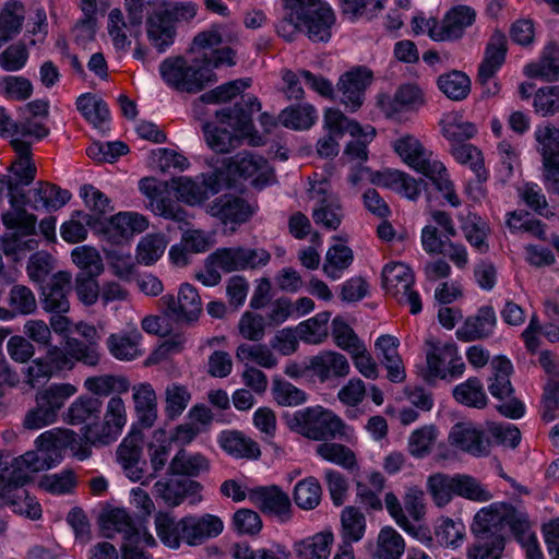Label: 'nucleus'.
I'll list each match as a JSON object with an SVG mask.
<instances>
[{"instance_id": "nucleus-10", "label": "nucleus", "mask_w": 559, "mask_h": 559, "mask_svg": "<svg viewBox=\"0 0 559 559\" xmlns=\"http://www.w3.org/2000/svg\"><path fill=\"white\" fill-rule=\"evenodd\" d=\"M270 259V253L262 248L222 247L210 254V264L218 266L224 273H233L262 267Z\"/></svg>"}, {"instance_id": "nucleus-63", "label": "nucleus", "mask_w": 559, "mask_h": 559, "mask_svg": "<svg viewBox=\"0 0 559 559\" xmlns=\"http://www.w3.org/2000/svg\"><path fill=\"white\" fill-rule=\"evenodd\" d=\"M203 133L210 148L221 154L230 152L237 147L240 142L239 135L211 122L203 124Z\"/></svg>"}, {"instance_id": "nucleus-18", "label": "nucleus", "mask_w": 559, "mask_h": 559, "mask_svg": "<svg viewBox=\"0 0 559 559\" xmlns=\"http://www.w3.org/2000/svg\"><path fill=\"white\" fill-rule=\"evenodd\" d=\"M222 45V37L216 31L202 32L197 35L192 43V50L200 53L203 66L209 68H218L222 66L235 64V52L231 48Z\"/></svg>"}, {"instance_id": "nucleus-62", "label": "nucleus", "mask_w": 559, "mask_h": 559, "mask_svg": "<svg viewBox=\"0 0 559 559\" xmlns=\"http://www.w3.org/2000/svg\"><path fill=\"white\" fill-rule=\"evenodd\" d=\"M236 358L241 362H255L265 369H273L278 364V359L272 349L264 344L250 345L242 343L236 349Z\"/></svg>"}, {"instance_id": "nucleus-31", "label": "nucleus", "mask_w": 559, "mask_h": 559, "mask_svg": "<svg viewBox=\"0 0 559 559\" xmlns=\"http://www.w3.org/2000/svg\"><path fill=\"white\" fill-rule=\"evenodd\" d=\"M71 290V275L58 272L43 288L41 306L46 312L67 313L70 309L68 294Z\"/></svg>"}, {"instance_id": "nucleus-54", "label": "nucleus", "mask_w": 559, "mask_h": 559, "mask_svg": "<svg viewBox=\"0 0 559 559\" xmlns=\"http://www.w3.org/2000/svg\"><path fill=\"white\" fill-rule=\"evenodd\" d=\"M80 195L91 212V214L83 215V219L88 225L92 224L93 219H98L114 211L111 200L94 186H83L80 190Z\"/></svg>"}, {"instance_id": "nucleus-41", "label": "nucleus", "mask_w": 559, "mask_h": 559, "mask_svg": "<svg viewBox=\"0 0 559 559\" xmlns=\"http://www.w3.org/2000/svg\"><path fill=\"white\" fill-rule=\"evenodd\" d=\"M457 218L468 243L479 253H486L489 250L487 237L490 228L488 224L479 215L471 211L466 215H459Z\"/></svg>"}, {"instance_id": "nucleus-8", "label": "nucleus", "mask_w": 559, "mask_h": 559, "mask_svg": "<svg viewBox=\"0 0 559 559\" xmlns=\"http://www.w3.org/2000/svg\"><path fill=\"white\" fill-rule=\"evenodd\" d=\"M495 370L493 377L490 378L488 390L490 394L498 399L501 403L497 405L498 412L509 418H521L525 413L524 404L513 397V388L510 381L512 365L504 357H497L492 360Z\"/></svg>"}, {"instance_id": "nucleus-50", "label": "nucleus", "mask_w": 559, "mask_h": 559, "mask_svg": "<svg viewBox=\"0 0 559 559\" xmlns=\"http://www.w3.org/2000/svg\"><path fill=\"white\" fill-rule=\"evenodd\" d=\"M366 532L365 514L355 507H346L341 513V544L357 543L362 539Z\"/></svg>"}, {"instance_id": "nucleus-5", "label": "nucleus", "mask_w": 559, "mask_h": 559, "mask_svg": "<svg viewBox=\"0 0 559 559\" xmlns=\"http://www.w3.org/2000/svg\"><path fill=\"white\" fill-rule=\"evenodd\" d=\"M426 367L421 369V379L435 386L438 381L461 377L465 371V362L459 347L453 342L427 340Z\"/></svg>"}, {"instance_id": "nucleus-58", "label": "nucleus", "mask_w": 559, "mask_h": 559, "mask_svg": "<svg viewBox=\"0 0 559 559\" xmlns=\"http://www.w3.org/2000/svg\"><path fill=\"white\" fill-rule=\"evenodd\" d=\"M377 182L397 191L408 199H415L418 194L417 181L409 175L400 170L386 169L382 173H378Z\"/></svg>"}, {"instance_id": "nucleus-57", "label": "nucleus", "mask_w": 559, "mask_h": 559, "mask_svg": "<svg viewBox=\"0 0 559 559\" xmlns=\"http://www.w3.org/2000/svg\"><path fill=\"white\" fill-rule=\"evenodd\" d=\"M354 254L349 247L345 245L332 246L323 263V272L331 280H338L343 272L353 263Z\"/></svg>"}, {"instance_id": "nucleus-26", "label": "nucleus", "mask_w": 559, "mask_h": 559, "mask_svg": "<svg viewBox=\"0 0 559 559\" xmlns=\"http://www.w3.org/2000/svg\"><path fill=\"white\" fill-rule=\"evenodd\" d=\"M451 444L460 450L476 456H487L490 453L491 442L484 431L472 423H457L450 432Z\"/></svg>"}, {"instance_id": "nucleus-12", "label": "nucleus", "mask_w": 559, "mask_h": 559, "mask_svg": "<svg viewBox=\"0 0 559 559\" xmlns=\"http://www.w3.org/2000/svg\"><path fill=\"white\" fill-rule=\"evenodd\" d=\"M126 424V404L119 395H115L107 402L103 423L87 425L84 436L93 444H110L121 435Z\"/></svg>"}, {"instance_id": "nucleus-1", "label": "nucleus", "mask_w": 559, "mask_h": 559, "mask_svg": "<svg viewBox=\"0 0 559 559\" xmlns=\"http://www.w3.org/2000/svg\"><path fill=\"white\" fill-rule=\"evenodd\" d=\"M36 450L15 459L13 464L20 472L15 479L29 481L32 474L50 468L62 456V451L71 449L79 460L88 457L91 451L76 440V433L69 429L53 428L39 435L35 440Z\"/></svg>"}, {"instance_id": "nucleus-11", "label": "nucleus", "mask_w": 559, "mask_h": 559, "mask_svg": "<svg viewBox=\"0 0 559 559\" xmlns=\"http://www.w3.org/2000/svg\"><path fill=\"white\" fill-rule=\"evenodd\" d=\"M415 274L404 263L391 262L384 265L382 270V286L386 294L393 296L397 302L406 304L411 307V312H419V300L416 290Z\"/></svg>"}, {"instance_id": "nucleus-47", "label": "nucleus", "mask_w": 559, "mask_h": 559, "mask_svg": "<svg viewBox=\"0 0 559 559\" xmlns=\"http://www.w3.org/2000/svg\"><path fill=\"white\" fill-rule=\"evenodd\" d=\"M76 392V386L71 383H55L38 391L35 403L41 404L58 419L61 408Z\"/></svg>"}, {"instance_id": "nucleus-24", "label": "nucleus", "mask_w": 559, "mask_h": 559, "mask_svg": "<svg viewBox=\"0 0 559 559\" xmlns=\"http://www.w3.org/2000/svg\"><path fill=\"white\" fill-rule=\"evenodd\" d=\"M169 316L187 321L198 319L202 311L201 297L191 284L183 283L180 286L178 297L165 295L159 300Z\"/></svg>"}, {"instance_id": "nucleus-42", "label": "nucleus", "mask_w": 559, "mask_h": 559, "mask_svg": "<svg viewBox=\"0 0 559 559\" xmlns=\"http://www.w3.org/2000/svg\"><path fill=\"white\" fill-rule=\"evenodd\" d=\"M154 525L159 540L166 547L178 549L185 543L182 519L176 520L170 513L159 511L154 516Z\"/></svg>"}, {"instance_id": "nucleus-32", "label": "nucleus", "mask_w": 559, "mask_h": 559, "mask_svg": "<svg viewBox=\"0 0 559 559\" xmlns=\"http://www.w3.org/2000/svg\"><path fill=\"white\" fill-rule=\"evenodd\" d=\"M185 525V543L189 546H198L210 538L218 536L224 528L223 521L212 514L187 515L182 518Z\"/></svg>"}, {"instance_id": "nucleus-40", "label": "nucleus", "mask_w": 559, "mask_h": 559, "mask_svg": "<svg viewBox=\"0 0 559 559\" xmlns=\"http://www.w3.org/2000/svg\"><path fill=\"white\" fill-rule=\"evenodd\" d=\"M334 23L335 16L332 9L326 4H320L307 14L302 26L312 41H326L331 37V28Z\"/></svg>"}, {"instance_id": "nucleus-64", "label": "nucleus", "mask_w": 559, "mask_h": 559, "mask_svg": "<svg viewBox=\"0 0 559 559\" xmlns=\"http://www.w3.org/2000/svg\"><path fill=\"white\" fill-rule=\"evenodd\" d=\"M405 549L402 536L392 527H383L377 539V559H400Z\"/></svg>"}, {"instance_id": "nucleus-34", "label": "nucleus", "mask_w": 559, "mask_h": 559, "mask_svg": "<svg viewBox=\"0 0 559 559\" xmlns=\"http://www.w3.org/2000/svg\"><path fill=\"white\" fill-rule=\"evenodd\" d=\"M261 109L258 98L252 95L242 96V103L236 104L234 109H223L216 112V117L222 124L230 127L240 135H249L252 122L251 115Z\"/></svg>"}, {"instance_id": "nucleus-28", "label": "nucleus", "mask_w": 559, "mask_h": 559, "mask_svg": "<svg viewBox=\"0 0 559 559\" xmlns=\"http://www.w3.org/2000/svg\"><path fill=\"white\" fill-rule=\"evenodd\" d=\"M226 162L229 173L237 174L243 178H253V183L257 187H263L273 176L267 160L251 153H239Z\"/></svg>"}, {"instance_id": "nucleus-61", "label": "nucleus", "mask_w": 559, "mask_h": 559, "mask_svg": "<svg viewBox=\"0 0 559 559\" xmlns=\"http://www.w3.org/2000/svg\"><path fill=\"white\" fill-rule=\"evenodd\" d=\"M316 454L324 461L340 465L346 469H353L357 465L354 451L336 442H322L316 447Z\"/></svg>"}, {"instance_id": "nucleus-37", "label": "nucleus", "mask_w": 559, "mask_h": 559, "mask_svg": "<svg viewBox=\"0 0 559 559\" xmlns=\"http://www.w3.org/2000/svg\"><path fill=\"white\" fill-rule=\"evenodd\" d=\"M399 345L397 337L389 334L378 337L374 344L377 355L388 370V379L395 383L405 379L404 366L397 352Z\"/></svg>"}, {"instance_id": "nucleus-7", "label": "nucleus", "mask_w": 559, "mask_h": 559, "mask_svg": "<svg viewBox=\"0 0 559 559\" xmlns=\"http://www.w3.org/2000/svg\"><path fill=\"white\" fill-rule=\"evenodd\" d=\"M159 73L167 85L187 93H198L215 81L211 70L189 64L182 57L165 59L159 66Z\"/></svg>"}, {"instance_id": "nucleus-23", "label": "nucleus", "mask_w": 559, "mask_h": 559, "mask_svg": "<svg viewBox=\"0 0 559 559\" xmlns=\"http://www.w3.org/2000/svg\"><path fill=\"white\" fill-rule=\"evenodd\" d=\"M497 316L492 306L486 305L478 308L475 314L468 316L462 325L455 331V336L461 342H475L489 338L496 329Z\"/></svg>"}, {"instance_id": "nucleus-33", "label": "nucleus", "mask_w": 559, "mask_h": 559, "mask_svg": "<svg viewBox=\"0 0 559 559\" xmlns=\"http://www.w3.org/2000/svg\"><path fill=\"white\" fill-rule=\"evenodd\" d=\"M450 153L457 163L468 165L476 175L478 186L475 188L476 193L473 195V199L479 200L485 198L486 189L483 185L488 180L489 173L484 166L481 152L475 145L464 141L451 144Z\"/></svg>"}, {"instance_id": "nucleus-60", "label": "nucleus", "mask_w": 559, "mask_h": 559, "mask_svg": "<svg viewBox=\"0 0 559 559\" xmlns=\"http://www.w3.org/2000/svg\"><path fill=\"white\" fill-rule=\"evenodd\" d=\"M317 119V111L312 105L304 104L290 106L282 110L278 116L280 122L294 130L309 129Z\"/></svg>"}, {"instance_id": "nucleus-22", "label": "nucleus", "mask_w": 559, "mask_h": 559, "mask_svg": "<svg viewBox=\"0 0 559 559\" xmlns=\"http://www.w3.org/2000/svg\"><path fill=\"white\" fill-rule=\"evenodd\" d=\"M248 498L262 512L277 518L281 522H287L292 518L290 499L277 486L251 489Z\"/></svg>"}, {"instance_id": "nucleus-59", "label": "nucleus", "mask_w": 559, "mask_h": 559, "mask_svg": "<svg viewBox=\"0 0 559 559\" xmlns=\"http://www.w3.org/2000/svg\"><path fill=\"white\" fill-rule=\"evenodd\" d=\"M76 109L94 127L100 128L109 119L107 104L91 93H85L76 99Z\"/></svg>"}, {"instance_id": "nucleus-39", "label": "nucleus", "mask_w": 559, "mask_h": 559, "mask_svg": "<svg viewBox=\"0 0 559 559\" xmlns=\"http://www.w3.org/2000/svg\"><path fill=\"white\" fill-rule=\"evenodd\" d=\"M439 126L441 134L451 144L468 141L477 133L475 123L468 121L462 111H449L443 114Z\"/></svg>"}, {"instance_id": "nucleus-43", "label": "nucleus", "mask_w": 559, "mask_h": 559, "mask_svg": "<svg viewBox=\"0 0 559 559\" xmlns=\"http://www.w3.org/2000/svg\"><path fill=\"white\" fill-rule=\"evenodd\" d=\"M334 535L331 530H324L295 544V551L299 559H328Z\"/></svg>"}, {"instance_id": "nucleus-13", "label": "nucleus", "mask_w": 559, "mask_h": 559, "mask_svg": "<svg viewBox=\"0 0 559 559\" xmlns=\"http://www.w3.org/2000/svg\"><path fill=\"white\" fill-rule=\"evenodd\" d=\"M475 20L476 11L472 7L460 4L450 9L440 22L428 19L424 27L433 40H455L464 35L465 29L472 26Z\"/></svg>"}, {"instance_id": "nucleus-29", "label": "nucleus", "mask_w": 559, "mask_h": 559, "mask_svg": "<svg viewBox=\"0 0 559 559\" xmlns=\"http://www.w3.org/2000/svg\"><path fill=\"white\" fill-rule=\"evenodd\" d=\"M506 503H492L474 516L472 532L475 538L504 539Z\"/></svg>"}, {"instance_id": "nucleus-51", "label": "nucleus", "mask_w": 559, "mask_h": 559, "mask_svg": "<svg viewBox=\"0 0 559 559\" xmlns=\"http://www.w3.org/2000/svg\"><path fill=\"white\" fill-rule=\"evenodd\" d=\"M454 400L467 407L483 409L487 406L488 397L485 393L481 381L471 377L453 389Z\"/></svg>"}, {"instance_id": "nucleus-19", "label": "nucleus", "mask_w": 559, "mask_h": 559, "mask_svg": "<svg viewBox=\"0 0 559 559\" xmlns=\"http://www.w3.org/2000/svg\"><path fill=\"white\" fill-rule=\"evenodd\" d=\"M305 370L320 383H326L347 377L350 365L343 354L323 350L309 359Z\"/></svg>"}, {"instance_id": "nucleus-36", "label": "nucleus", "mask_w": 559, "mask_h": 559, "mask_svg": "<svg viewBox=\"0 0 559 559\" xmlns=\"http://www.w3.org/2000/svg\"><path fill=\"white\" fill-rule=\"evenodd\" d=\"M142 334L136 329L120 331L108 336L106 345L112 357L122 361H131L143 355L141 348Z\"/></svg>"}, {"instance_id": "nucleus-35", "label": "nucleus", "mask_w": 559, "mask_h": 559, "mask_svg": "<svg viewBox=\"0 0 559 559\" xmlns=\"http://www.w3.org/2000/svg\"><path fill=\"white\" fill-rule=\"evenodd\" d=\"M156 495L169 507H177L188 497L190 503L195 504L201 500L198 496L201 485L191 479L158 480L154 485Z\"/></svg>"}, {"instance_id": "nucleus-2", "label": "nucleus", "mask_w": 559, "mask_h": 559, "mask_svg": "<svg viewBox=\"0 0 559 559\" xmlns=\"http://www.w3.org/2000/svg\"><path fill=\"white\" fill-rule=\"evenodd\" d=\"M70 199L68 190L50 182L39 181L27 193L20 192L14 183L10 187L11 209L2 214V222L8 226H21L29 233L36 228L37 218L25 210L26 205L34 210L57 211Z\"/></svg>"}, {"instance_id": "nucleus-15", "label": "nucleus", "mask_w": 559, "mask_h": 559, "mask_svg": "<svg viewBox=\"0 0 559 559\" xmlns=\"http://www.w3.org/2000/svg\"><path fill=\"white\" fill-rule=\"evenodd\" d=\"M310 199L314 201L312 209L313 222L328 230H336L344 217L343 206L336 195L331 192L326 180L314 182L309 189Z\"/></svg>"}, {"instance_id": "nucleus-53", "label": "nucleus", "mask_w": 559, "mask_h": 559, "mask_svg": "<svg viewBox=\"0 0 559 559\" xmlns=\"http://www.w3.org/2000/svg\"><path fill=\"white\" fill-rule=\"evenodd\" d=\"M84 388L94 395L108 396L111 393H127L130 382L123 376L103 374L86 378Z\"/></svg>"}, {"instance_id": "nucleus-16", "label": "nucleus", "mask_w": 559, "mask_h": 559, "mask_svg": "<svg viewBox=\"0 0 559 559\" xmlns=\"http://www.w3.org/2000/svg\"><path fill=\"white\" fill-rule=\"evenodd\" d=\"M507 55V38L503 33L495 32L485 50V57L478 68L477 82L481 85L483 93L493 96L499 93L500 85L495 80L496 73L501 68Z\"/></svg>"}, {"instance_id": "nucleus-20", "label": "nucleus", "mask_w": 559, "mask_h": 559, "mask_svg": "<svg viewBox=\"0 0 559 559\" xmlns=\"http://www.w3.org/2000/svg\"><path fill=\"white\" fill-rule=\"evenodd\" d=\"M372 79V71L366 67L354 68L340 78L337 88L342 93L341 102L348 110L356 111L361 107Z\"/></svg>"}, {"instance_id": "nucleus-52", "label": "nucleus", "mask_w": 559, "mask_h": 559, "mask_svg": "<svg viewBox=\"0 0 559 559\" xmlns=\"http://www.w3.org/2000/svg\"><path fill=\"white\" fill-rule=\"evenodd\" d=\"M103 403L95 397L80 396L68 408L66 420L71 425L86 424L99 418Z\"/></svg>"}, {"instance_id": "nucleus-6", "label": "nucleus", "mask_w": 559, "mask_h": 559, "mask_svg": "<svg viewBox=\"0 0 559 559\" xmlns=\"http://www.w3.org/2000/svg\"><path fill=\"white\" fill-rule=\"evenodd\" d=\"M323 127L326 134L319 139L317 143V152L323 158L335 157L340 152L338 140L345 133L352 136L364 135L366 139H373L376 130L373 127L368 126L362 128L355 120L346 117L341 110L335 108H328L324 111Z\"/></svg>"}, {"instance_id": "nucleus-56", "label": "nucleus", "mask_w": 559, "mask_h": 559, "mask_svg": "<svg viewBox=\"0 0 559 559\" xmlns=\"http://www.w3.org/2000/svg\"><path fill=\"white\" fill-rule=\"evenodd\" d=\"M164 396L165 414L173 420L178 418L186 411L192 399L189 388L178 382L167 384Z\"/></svg>"}, {"instance_id": "nucleus-55", "label": "nucleus", "mask_w": 559, "mask_h": 559, "mask_svg": "<svg viewBox=\"0 0 559 559\" xmlns=\"http://www.w3.org/2000/svg\"><path fill=\"white\" fill-rule=\"evenodd\" d=\"M331 313L323 311L317 313L314 317L302 321L297 326L298 337L308 344H320L326 337L329 333L328 323L330 321Z\"/></svg>"}, {"instance_id": "nucleus-44", "label": "nucleus", "mask_w": 559, "mask_h": 559, "mask_svg": "<svg viewBox=\"0 0 559 559\" xmlns=\"http://www.w3.org/2000/svg\"><path fill=\"white\" fill-rule=\"evenodd\" d=\"M528 78H540L545 81L559 80V47L556 44L547 45L538 62H532L524 68Z\"/></svg>"}, {"instance_id": "nucleus-45", "label": "nucleus", "mask_w": 559, "mask_h": 559, "mask_svg": "<svg viewBox=\"0 0 559 559\" xmlns=\"http://www.w3.org/2000/svg\"><path fill=\"white\" fill-rule=\"evenodd\" d=\"M218 443L225 452L235 457L257 459L261 454L258 443L239 431L222 432Z\"/></svg>"}, {"instance_id": "nucleus-4", "label": "nucleus", "mask_w": 559, "mask_h": 559, "mask_svg": "<svg viewBox=\"0 0 559 559\" xmlns=\"http://www.w3.org/2000/svg\"><path fill=\"white\" fill-rule=\"evenodd\" d=\"M197 14L193 3H167L155 9L146 21L150 43L159 51L173 45L176 36V22L190 21Z\"/></svg>"}, {"instance_id": "nucleus-48", "label": "nucleus", "mask_w": 559, "mask_h": 559, "mask_svg": "<svg viewBox=\"0 0 559 559\" xmlns=\"http://www.w3.org/2000/svg\"><path fill=\"white\" fill-rule=\"evenodd\" d=\"M140 190L152 199L153 211L158 215L177 222L187 221V213L179 206L177 202L169 198H156V187L153 179H142L140 181Z\"/></svg>"}, {"instance_id": "nucleus-17", "label": "nucleus", "mask_w": 559, "mask_h": 559, "mask_svg": "<svg viewBox=\"0 0 559 559\" xmlns=\"http://www.w3.org/2000/svg\"><path fill=\"white\" fill-rule=\"evenodd\" d=\"M20 469L12 464V472L8 484L1 489V506L9 507L14 513L24 515L31 520H37L41 515L40 504L23 487L27 481L20 483L15 479Z\"/></svg>"}, {"instance_id": "nucleus-14", "label": "nucleus", "mask_w": 559, "mask_h": 559, "mask_svg": "<svg viewBox=\"0 0 559 559\" xmlns=\"http://www.w3.org/2000/svg\"><path fill=\"white\" fill-rule=\"evenodd\" d=\"M100 526L106 537L115 534L122 536V544L143 543L146 547H155L157 542L146 527L138 526L124 509H111L100 516Z\"/></svg>"}, {"instance_id": "nucleus-30", "label": "nucleus", "mask_w": 559, "mask_h": 559, "mask_svg": "<svg viewBox=\"0 0 559 559\" xmlns=\"http://www.w3.org/2000/svg\"><path fill=\"white\" fill-rule=\"evenodd\" d=\"M209 213L224 225L237 226L252 216L253 207L242 198L222 195L212 202Z\"/></svg>"}, {"instance_id": "nucleus-49", "label": "nucleus", "mask_w": 559, "mask_h": 559, "mask_svg": "<svg viewBox=\"0 0 559 559\" xmlns=\"http://www.w3.org/2000/svg\"><path fill=\"white\" fill-rule=\"evenodd\" d=\"M3 225L13 230L2 237V249L5 255L19 257L37 249L38 242L33 238L35 228L28 233L21 226H8L5 223Z\"/></svg>"}, {"instance_id": "nucleus-9", "label": "nucleus", "mask_w": 559, "mask_h": 559, "mask_svg": "<svg viewBox=\"0 0 559 559\" xmlns=\"http://www.w3.org/2000/svg\"><path fill=\"white\" fill-rule=\"evenodd\" d=\"M421 187L426 191L427 201L432 200L433 192H439L452 205L459 206L461 200L455 193L453 182L444 164L431 151L421 148Z\"/></svg>"}, {"instance_id": "nucleus-38", "label": "nucleus", "mask_w": 559, "mask_h": 559, "mask_svg": "<svg viewBox=\"0 0 559 559\" xmlns=\"http://www.w3.org/2000/svg\"><path fill=\"white\" fill-rule=\"evenodd\" d=\"M134 411L139 423L144 428H151L157 419V396L152 384L144 382L132 386Z\"/></svg>"}, {"instance_id": "nucleus-21", "label": "nucleus", "mask_w": 559, "mask_h": 559, "mask_svg": "<svg viewBox=\"0 0 559 559\" xmlns=\"http://www.w3.org/2000/svg\"><path fill=\"white\" fill-rule=\"evenodd\" d=\"M147 227L148 221L144 215L136 212H119L109 218L103 228V234L110 243L119 245Z\"/></svg>"}, {"instance_id": "nucleus-25", "label": "nucleus", "mask_w": 559, "mask_h": 559, "mask_svg": "<svg viewBox=\"0 0 559 559\" xmlns=\"http://www.w3.org/2000/svg\"><path fill=\"white\" fill-rule=\"evenodd\" d=\"M534 138L543 158V178L559 174V129L550 122L538 124Z\"/></svg>"}, {"instance_id": "nucleus-46", "label": "nucleus", "mask_w": 559, "mask_h": 559, "mask_svg": "<svg viewBox=\"0 0 559 559\" xmlns=\"http://www.w3.org/2000/svg\"><path fill=\"white\" fill-rule=\"evenodd\" d=\"M210 469V460L202 453H190L180 449L171 459L168 472L174 475L199 476Z\"/></svg>"}, {"instance_id": "nucleus-27", "label": "nucleus", "mask_w": 559, "mask_h": 559, "mask_svg": "<svg viewBox=\"0 0 559 559\" xmlns=\"http://www.w3.org/2000/svg\"><path fill=\"white\" fill-rule=\"evenodd\" d=\"M11 146L16 154V159L10 166L11 175L7 179L8 192L14 183L20 192H24V187L28 186L36 177V167L31 157V145L23 140L13 139ZM8 195L10 197V193Z\"/></svg>"}, {"instance_id": "nucleus-3", "label": "nucleus", "mask_w": 559, "mask_h": 559, "mask_svg": "<svg viewBox=\"0 0 559 559\" xmlns=\"http://www.w3.org/2000/svg\"><path fill=\"white\" fill-rule=\"evenodd\" d=\"M286 425L292 431L316 441H326L344 436L346 429L340 416L319 405L305 407L287 415Z\"/></svg>"}]
</instances>
